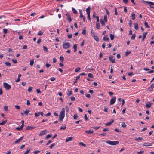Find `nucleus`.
Returning <instances> with one entry per match:
<instances>
[{
	"instance_id": "f257e3e1",
	"label": "nucleus",
	"mask_w": 154,
	"mask_h": 154,
	"mask_svg": "<svg viewBox=\"0 0 154 154\" xmlns=\"http://www.w3.org/2000/svg\"><path fill=\"white\" fill-rule=\"evenodd\" d=\"M65 109L63 108L62 109L59 115V119L60 120H62L64 119L65 117Z\"/></svg>"
},
{
	"instance_id": "f03ea898",
	"label": "nucleus",
	"mask_w": 154,
	"mask_h": 154,
	"mask_svg": "<svg viewBox=\"0 0 154 154\" xmlns=\"http://www.w3.org/2000/svg\"><path fill=\"white\" fill-rule=\"evenodd\" d=\"M106 143L109 144L111 145H115L119 144V142L118 141H111L110 140H107L106 141Z\"/></svg>"
},
{
	"instance_id": "7ed1b4c3",
	"label": "nucleus",
	"mask_w": 154,
	"mask_h": 154,
	"mask_svg": "<svg viewBox=\"0 0 154 154\" xmlns=\"http://www.w3.org/2000/svg\"><path fill=\"white\" fill-rule=\"evenodd\" d=\"M63 46L64 49H67L70 47L71 45L69 42H65L63 43Z\"/></svg>"
},
{
	"instance_id": "20e7f679",
	"label": "nucleus",
	"mask_w": 154,
	"mask_h": 154,
	"mask_svg": "<svg viewBox=\"0 0 154 154\" xmlns=\"http://www.w3.org/2000/svg\"><path fill=\"white\" fill-rule=\"evenodd\" d=\"M142 2H145L147 3L149 5V6L151 8H154V7L151 6V5H154V3L151 2H149L148 1H145L144 0H142Z\"/></svg>"
},
{
	"instance_id": "39448f33",
	"label": "nucleus",
	"mask_w": 154,
	"mask_h": 154,
	"mask_svg": "<svg viewBox=\"0 0 154 154\" xmlns=\"http://www.w3.org/2000/svg\"><path fill=\"white\" fill-rule=\"evenodd\" d=\"M3 86L5 88L8 90L10 89L11 88V86L10 85L6 82H4L3 83Z\"/></svg>"
},
{
	"instance_id": "423d86ee",
	"label": "nucleus",
	"mask_w": 154,
	"mask_h": 154,
	"mask_svg": "<svg viewBox=\"0 0 154 154\" xmlns=\"http://www.w3.org/2000/svg\"><path fill=\"white\" fill-rule=\"evenodd\" d=\"M116 97H113L110 100V104L112 105L114 104L116 101Z\"/></svg>"
},
{
	"instance_id": "0eeeda50",
	"label": "nucleus",
	"mask_w": 154,
	"mask_h": 154,
	"mask_svg": "<svg viewBox=\"0 0 154 154\" xmlns=\"http://www.w3.org/2000/svg\"><path fill=\"white\" fill-rule=\"evenodd\" d=\"M47 133V130H44L40 132L39 134V135L40 136L43 135L44 134H46Z\"/></svg>"
},
{
	"instance_id": "6e6552de",
	"label": "nucleus",
	"mask_w": 154,
	"mask_h": 154,
	"mask_svg": "<svg viewBox=\"0 0 154 154\" xmlns=\"http://www.w3.org/2000/svg\"><path fill=\"white\" fill-rule=\"evenodd\" d=\"M113 58L114 57L112 56H111L109 57V61L111 62L112 63H115V60Z\"/></svg>"
},
{
	"instance_id": "1a4fd4ad",
	"label": "nucleus",
	"mask_w": 154,
	"mask_h": 154,
	"mask_svg": "<svg viewBox=\"0 0 154 154\" xmlns=\"http://www.w3.org/2000/svg\"><path fill=\"white\" fill-rule=\"evenodd\" d=\"M23 138V136H22L20 138L14 142L15 144L20 142Z\"/></svg>"
},
{
	"instance_id": "9d476101",
	"label": "nucleus",
	"mask_w": 154,
	"mask_h": 154,
	"mask_svg": "<svg viewBox=\"0 0 154 154\" xmlns=\"http://www.w3.org/2000/svg\"><path fill=\"white\" fill-rule=\"evenodd\" d=\"M154 88V84H152L148 88V90L149 91H152Z\"/></svg>"
},
{
	"instance_id": "9b49d317",
	"label": "nucleus",
	"mask_w": 154,
	"mask_h": 154,
	"mask_svg": "<svg viewBox=\"0 0 154 154\" xmlns=\"http://www.w3.org/2000/svg\"><path fill=\"white\" fill-rule=\"evenodd\" d=\"M66 15L67 16V18L68 21L69 22H71L72 21V19L71 18L70 15L69 14H66Z\"/></svg>"
},
{
	"instance_id": "f8f14e48",
	"label": "nucleus",
	"mask_w": 154,
	"mask_h": 154,
	"mask_svg": "<svg viewBox=\"0 0 154 154\" xmlns=\"http://www.w3.org/2000/svg\"><path fill=\"white\" fill-rule=\"evenodd\" d=\"M73 137H69L68 138H67L66 139L65 142H67L69 141H71L73 140Z\"/></svg>"
},
{
	"instance_id": "ddd939ff",
	"label": "nucleus",
	"mask_w": 154,
	"mask_h": 154,
	"mask_svg": "<svg viewBox=\"0 0 154 154\" xmlns=\"http://www.w3.org/2000/svg\"><path fill=\"white\" fill-rule=\"evenodd\" d=\"M91 9V8L90 6H89L86 9V11L87 12V15L90 14V10Z\"/></svg>"
},
{
	"instance_id": "4468645a",
	"label": "nucleus",
	"mask_w": 154,
	"mask_h": 154,
	"mask_svg": "<svg viewBox=\"0 0 154 154\" xmlns=\"http://www.w3.org/2000/svg\"><path fill=\"white\" fill-rule=\"evenodd\" d=\"M35 127H32L31 126H28L26 128V130H31L32 129L35 128Z\"/></svg>"
},
{
	"instance_id": "2eb2a0df",
	"label": "nucleus",
	"mask_w": 154,
	"mask_h": 154,
	"mask_svg": "<svg viewBox=\"0 0 154 154\" xmlns=\"http://www.w3.org/2000/svg\"><path fill=\"white\" fill-rule=\"evenodd\" d=\"M114 122V121L113 120H112L111 121H110L108 123H106L105 124L106 126H109L112 123H113Z\"/></svg>"
},
{
	"instance_id": "dca6fc26",
	"label": "nucleus",
	"mask_w": 154,
	"mask_h": 154,
	"mask_svg": "<svg viewBox=\"0 0 154 154\" xmlns=\"http://www.w3.org/2000/svg\"><path fill=\"white\" fill-rule=\"evenodd\" d=\"M77 44H75L73 47V48L74 49V52H75L77 51Z\"/></svg>"
},
{
	"instance_id": "f3484780",
	"label": "nucleus",
	"mask_w": 154,
	"mask_h": 154,
	"mask_svg": "<svg viewBox=\"0 0 154 154\" xmlns=\"http://www.w3.org/2000/svg\"><path fill=\"white\" fill-rule=\"evenodd\" d=\"M152 145V143H146L143 144V146H151Z\"/></svg>"
},
{
	"instance_id": "a211bd4d",
	"label": "nucleus",
	"mask_w": 154,
	"mask_h": 154,
	"mask_svg": "<svg viewBox=\"0 0 154 154\" xmlns=\"http://www.w3.org/2000/svg\"><path fill=\"white\" fill-rule=\"evenodd\" d=\"M85 132L87 134H91L94 131L93 130H86Z\"/></svg>"
},
{
	"instance_id": "6ab92c4d",
	"label": "nucleus",
	"mask_w": 154,
	"mask_h": 154,
	"mask_svg": "<svg viewBox=\"0 0 154 154\" xmlns=\"http://www.w3.org/2000/svg\"><path fill=\"white\" fill-rule=\"evenodd\" d=\"M23 126L24 124H22L20 127H17L16 128V129L20 131L22 129Z\"/></svg>"
},
{
	"instance_id": "aec40b11",
	"label": "nucleus",
	"mask_w": 154,
	"mask_h": 154,
	"mask_svg": "<svg viewBox=\"0 0 154 154\" xmlns=\"http://www.w3.org/2000/svg\"><path fill=\"white\" fill-rule=\"evenodd\" d=\"M80 17L81 18H82L83 21L84 22L85 21V17L82 14H80Z\"/></svg>"
},
{
	"instance_id": "412c9836",
	"label": "nucleus",
	"mask_w": 154,
	"mask_h": 154,
	"mask_svg": "<svg viewBox=\"0 0 154 154\" xmlns=\"http://www.w3.org/2000/svg\"><path fill=\"white\" fill-rule=\"evenodd\" d=\"M134 28L136 30H137L138 29V25L136 23H134Z\"/></svg>"
},
{
	"instance_id": "4be33fe9",
	"label": "nucleus",
	"mask_w": 154,
	"mask_h": 154,
	"mask_svg": "<svg viewBox=\"0 0 154 154\" xmlns=\"http://www.w3.org/2000/svg\"><path fill=\"white\" fill-rule=\"evenodd\" d=\"M131 17L132 19L134 20L135 19V14L134 13H132L131 14Z\"/></svg>"
},
{
	"instance_id": "5701e85b",
	"label": "nucleus",
	"mask_w": 154,
	"mask_h": 154,
	"mask_svg": "<svg viewBox=\"0 0 154 154\" xmlns=\"http://www.w3.org/2000/svg\"><path fill=\"white\" fill-rule=\"evenodd\" d=\"M7 122V120H5L4 121L2 120V122L0 123V125H3L5 124L6 122Z\"/></svg>"
},
{
	"instance_id": "b1692460",
	"label": "nucleus",
	"mask_w": 154,
	"mask_h": 154,
	"mask_svg": "<svg viewBox=\"0 0 154 154\" xmlns=\"http://www.w3.org/2000/svg\"><path fill=\"white\" fill-rule=\"evenodd\" d=\"M72 11L75 14H76L77 13V11L75 8H74L73 7H72Z\"/></svg>"
},
{
	"instance_id": "393cba45",
	"label": "nucleus",
	"mask_w": 154,
	"mask_h": 154,
	"mask_svg": "<svg viewBox=\"0 0 154 154\" xmlns=\"http://www.w3.org/2000/svg\"><path fill=\"white\" fill-rule=\"evenodd\" d=\"M151 105V103L149 102L148 103H147L146 104V108H150Z\"/></svg>"
},
{
	"instance_id": "a878e982",
	"label": "nucleus",
	"mask_w": 154,
	"mask_h": 154,
	"mask_svg": "<svg viewBox=\"0 0 154 154\" xmlns=\"http://www.w3.org/2000/svg\"><path fill=\"white\" fill-rule=\"evenodd\" d=\"M96 27L97 29H100V24L99 23H96Z\"/></svg>"
},
{
	"instance_id": "bb28decb",
	"label": "nucleus",
	"mask_w": 154,
	"mask_h": 154,
	"mask_svg": "<svg viewBox=\"0 0 154 154\" xmlns=\"http://www.w3.org/2000/svg\"><path fill=\"white\" fill-rule=\"evenodd\" d=\"M121 125L122 126L123 128H125L127 126L126 125L124 122H123L122 123Z\"/></svg>"
},
{
	"instance_id": "cd10ccee",
	"label": "nucleus",
	"mask_w": 154,
	"mask_h": 154,
	"mask_svg": "<svg viewBox=\"0 0 154 154\" xmlns=\"http://www.w3.org/2000/svg\"><path fill=\"white\" fill-rule=\"evenodd\" d=\"M33 89V88L32 87H29L28 89V92H30Z\"/></svg>"
},
{
	"instance_id": "c85d7f7f",
	"label": "nucleus",
	"mask_w": 154,
	"mask_h": 154,
	"mask_svg": "<svg viewBox=\"0 0 154 154\" xmlns=\"http://www.w3.org/2000/svg\"><path fill=\"white\" fill-rule=\"evenodd\" d=\"M103 39L104 41H108L109 40V38L107 36H106L103 37Z\"/></svg>"
},
{
	"instance_id": "c756f323",
	"label": "nucleus",
	"mask_w": 154,
	"mask_h": 154,
	"mask_svg": "<svg viewBox=\"0 0 154 154\" xmlns=\"http://www.w3.org/2000/svg\"><path fill=\"white\" fill-rule=\"evenodd\" d=\"M30 112V111L28 109H26V110L24 112V113L26 115H27L28 113Z\"/></svg>"
},
{
	"instance_id": "7c9ffc66",
	"label": "nucleus",
	"mask_w": 154,
	"mask_h": 154,
	"mask_svg": "<svg viewBox=\"0 0 154 154\" xmlns=\"http://www.w3.org/2000/svg\"><path fill=\"white\" fill-rule=\"evenodd\" d=\"M88 76L89 78H93V75L91 73H89L88 74Z\"/></svg>"
},
{
	"instance_id": "2f4dec72",
	"label": "nucleus",
	"mask_w": 154,
	"mask_h": 154,
	"mask_svg": "<svg viewBox=\"0 0 154 154\" xmlns=\"http://www.w3.org/2000/svg\"><path fill=\"white\" fill-rule=\"evenodd\" d=\"M104 22L105 21L103 19L100 20L102 26L105 25V22Z\"/></svg>"
},
{
	"instance_id": "473e14b6",
	"label": "nucleus",
	"mask_w": 154,
	"mask_h": 154,
	"mask_svg": "<svg viewBox=\"0 0 154 154\" xmlns=\"http://www.w3.org/2000/svg\"><path fill=\"white\" fill-rule=\"evenodd\" d=\"M79 145L82 146H83L84 147H85L86 146V145L85 144L83 143L82 142H80L79 143Z\"/></svg>"
},
{
	"instance_id": "72a5a7b5",
	"label": "nucleus",
	"mask_w": 154,
	"mask_h": 154,
	"mask_svg": "<svg viewBox=\"0 0 154 154\" xmlns=\"http://www.w3.org/2000/svg\"><path fill=\"white\" fill-rule=\"evenodd\" d=\"M52 136V135L51 134H48L45 137V138L46 139H48L50 138Z\"/></svg>"
},
{
	"instance_id": "f704fd0d",
	"label": "nucleus",
	"mask_w": 154,
	"mask_h": 154,
	"mask_svg": "<svg viewBox=\"0 0 154 154\" xmlns=\"http://www.w3.org/2000/svg\"><path fill=\"white\" fill-rule=\"evenodd\" d=\"M143 139V137H138V138H136L135 140L136 141H137V140H142Z\"/></svg>"
},
{
	"instance_id": "c9c22d12",
	"label": "nucleus",
	"mask_w": 154,
	"mask_h": 154,
	"mask_svg": "<svg viewBox=\"0 0 154 154\" xmlns=\"http://www.w3.org/2000/svg\"><path fill=\"white\" fill-rule=\"evenodd\" d=\"M72 94V92L71 91H68L67 95L68 96H70Z\"/></svg>"
},
{
	"instance_id": "e433bc0d",
	"label": "nucleus",
	"mask_w": 154,
	"mask_h": 154,
	"mask_svg": "<svg viewBox=\"0 0 154 154\" xmlns=\"http://www.w3.org/2000/svg\"><path fill=\"white\" fill-rule=\"evenodd\" d=\"M34 63V60H32L30 61V65L31 66H32Z\"/></svg>"
},
{
	"instance_id": "4c0bfd02",
	"label": "nucleus",
	"mask_w": 154,
	"mask_h": 154,
	"mask_svg": "<svg viewBox=\"0 0 154 154\" xmlns=\"http://www.w3.org/2000/svg\"><path fill=\"white\" fill-rule=\"evenodd\" d=\"M43 50L45 52H47L48 51L47 48L45 46H43Z\"/></svg>"
},
{
	"instance_id": "58836bf2",
	"label": "nucleus",
	"mask_w": 154,
	"mask_h": 154,
	"mask_svg": "<svg viewBox=\"0 0 154 154\" xmlns=\"http://www.w3.org/2000/svg\"><path fill=\"white\" fill-rule=\"evenodd\" d=\"M110 39L112 40L114 39V35H112V34H110Z\"/></svg>"
},
{
	"instance_id": "ea45409f",
	"label": "nucleus",
	"mask_w": 154,
	"mask_h": 154,
	"mask_svg": "<svg viewBox=\"0 0 154 154\" xmlns=\"http://www.w3.org/2000/svg\"><path fill=\"white\" fill-rule=\"evenodd\" d=\"M104 21L106 23L107 22V17L106 15H105L104 17Z\"/></svg>"
},
{
	"instance_id": "a19ab883",
	"label": "nucleus",
	"mask_w": 154,
	"mask_h": 154,
	"mask_svg": "<svg viewBox=\"0 0 154 154\" xmlns=\"http://www.w3.org/2000/svg\"><path fill=\"white\" fill-rule=\"evenodd\" d=\"M30 150L29 149H28L26 152L24 153V154H27L28 153H29L30 152Z\"/></svg>"
},
{
	"instance_id": "79ce46f5",
	"label": "nucleus",
	"mask_w": 154,
	"mask_h": 154,
	"mask_svg": "<svg viewBox=\"0 0 154 154\" xmlns=\"http://www.w3.org/2000/svg\"><path fill=\"white\" fill-rule=\"evenodd\" d=\"M60 60L61 62H63L64 60V57L63 56H60Z\"/></svg>"
},
{
	"instance_id": "37998d69",
	"label": "nucleus",
	"mask_w": 154,
	"mask_h": 154,
	"mask_svg": "<svg viewBox=\"0 0 154 154\" xmlns=\"http://www.w3.org/2000/svg\"><path fill=\"white\" fill-rule=\"evenodd\" d=\"M66 128V127L65 125H64L63 126L61 127L60 128V129L64 130Z\"/></svg>"
},
{
	"instance_id": "c03bdc74",
	"label": "nucleus",
	"mask_w": 154,
	"mask_h": 154,
	"mask_svg": "<svg viewBox=\"0 0 154 154\" xmlns=\"http://www.w3.org/2000/svg\"><path fill=\"white\" fill-rule=\"evenodd\" d=\"M70 99L72 101H74L75 100V98L73 96H72L70 97Z\"/></svg>"
},
{
	"instance_id": "a18cd8bd",
	"label": "nucleus",
	"mask_w": 154,
	"mask_h": 154,
	"mask_svg": "<svg viewBox=\"0 0 154 154\" xmlns=\"http://www.w3.org/2000/svg\"><path fill=\"white\" fill-rule=\"evenodd\" d=\"M94 38L95 39V40L96 41H98L99 40L98 37L96 36H94Z\"/></svg>"
},
{
	"instance_id": "49530a36",
	"label": "nucleus",
	"mask_w": 154,
	"mask_h": 154,
	"mask_svg": "<svg viewBox=\"0 0 154 154\" xmlns=\"http://www.w3.org/2000/svg\"><path fill=\"white\" fill-rule=\"evenodd\" d=\"M43 34V32L41 31H39V32L38 33V34L39 35H42Z\"/></svg>"
},
{
	"instance_id": "de8ad7c7",
	"label": "nucleus",
	"mask_w": 154,
	"mask_h": 154,
	"mask_svg": "<svg viewBox=\"0 0 154 154\" xmlns=\"http://www.w3.org/2000/svg\"><path fill=\"white\" fill-rule=\"evenodd\" d=\"M3 32L5 34L7 33L8 30L7 29L4 28L3 29Z\"/></svg>"
},
{
	"instance_id": "09e8293b",
	"label": "nucleus",
	"mask_w": 154,
	"mask_h": 154,
	"mask_svg": "<svg viewBox=\"0 0 154 154\" xmlns=\"http://www.w3.org/2000/svg\"><path fill=\"white\" fill-rule=\"evenodd\" d=\"M5 63L7 66H10L11 65V63L9 62H6Z\"/></svg>"
},
{
	"instance_id": "8fccbe9b",
	"label": "nucleus",
	"mask_w": 154,
	"mask_h": 154,
	"mask_svg": "<svg viewBox=\"0 0 154 154\" xmlns=\"http://www.w3.org/2000/svg\"><path fill=\"white\" fill-rule=\"evenodd\" d=\"M80 70V68L79 67H77L75 70L76 72H77Z\"/></svg>"
},
{
	"instance_id": "3c124183",
	"label": "nucleus",
	"mask_w": 154,
	"mask_h": 154,
	"mask_svg": "<svg viewBox=\"0 0 154 154\" xmlns=\"http://www.w3.org/2000/svg\"><path fill=\"white\" fill-rule=\"evenodd\" d=\"M78 117V116L76 114H75L73 116V118L74 119H76Z\"/></svg>"
},
{
	"instance_id": "603ef678",
	"label": "nucleus",
	"mask_w": 154,
	"mask_h": 154,
	"mask_svg": "<svg viewBox=\"0 0 154 154\" xmlns=\"http://www.w3.org/2000/svg\"><path fill=\"white\" fill-rule=\"evenodd\" d=\"M40 152V151L39 150H35L34 152V154H37L38 153Z\"/></svg>"
},
{
	"instance_id": "864d4df0",
	"label": "nucleus",
	"mask_w": 154,
	"mask_h": 154,
	"mask_svg": "<svg viewBox=\"0 0 154 154\" xmlns=\"http://www.w3.org/2000/svg\"><path fill=\"white\" fill-rule=\"evenodd\" d=\"M144 24L145 26H146V27L147 28H149V26L148 25L147 23L146 22H145L144 23Z\"/></svg>"
},
{
	"instance_id": "5fc2aeb1",
	"label": "nucleus",
	"mask_w": 154,
	"mask_h": 154,
	"mask_svg": "<svg viewBox=\"0 0 154 154\" xmlns=\"http://www.w3.org/2000/svg\"><path fill=\"white\" fill-rule=\"evenodd\" d=\"M144 152V151H139V152H137V154H143V153Z\"/></svg>"
},
{
	"instance_id": "6e6d98bb",
	"label": "nucleus",
	"mask_w": 154,
	"mask_h": 154,
	"mask_svg": "<svg viewBox=\"0 0 154 154\" xmlns=\"http://www.w3.org/2000/svg\"><path fill=\"white\" fill-rule=\"evenodd\" d=\"M72 34H70L68 35V37L69 38H71L72 37Z\"/></svg>"
},
{
	"instance_id": "4d7b16f0",
	"label": "nucleus",
	"mask_w": 154,
	"mask_h": 154,
	"mask_svg": "<svg viewBox=\"0 0 154 154\" xmlns=\"http://www.w3.org/2000/svg\"><path fill=\"white\" fill-rule=\"evenodd\" d=\"M4 109L5 111H7L8 110V107L6 106H5Z\"/></svg>"
},
{
	"instance_id": "13d9d810",
	"label": "nucleus",
	"mask_w": 154,
	"mask_h": 154,
	"mask_svg": "<svg viewBox=\"0 0 154 154\" xmlns=\"http://www.w3.org/2000/svg\"><path fill=\"white\" fill-rule=\"evenodd\" d=\"M135 34H133L131 37V39H134L135 38Z\"/></svg>"
},
{
	"instance_id": "bf43d9fd",
	"label": "nucleus",
	"mask_w": 154,
	"mask_h": 154,
	"mask_svg": "<svg viewBox=\"0 0 154 154\" xmlns=\"http://www.w3.org/2000/svg\"><path fill=\"white\" fill-rule=\"evenodd\" d=\"M15 107L17 109H20V107L18 105H15Z\"/></svg>"
},
{
	"instance_id": "052dcab7",
	"label": "nucleus",
	"mask_w": 154,
	"mask_h": 154,
	"mask_svg": "<svg viewBox=\"0 0 154 154\" xmlns=\"http://www.w3.org/2000/svg\"><path fill=\"white\" fill-rule=\"evenodd\" d=\"M55 145V143H53L49 147L50 149L52 148L53 147H54Z\"/></svg>"
},
{
	"instance_id": "680f3d73",
	"label": "nucleus",
	"mask_w": 154,
	"mask_h": 154,
	"mask_svg": "<svg viewBox=\"0 0 154 154\" xmlns=\"http://www.w3.org/2000/svg\"><path fill=\"white\" fill-rule=\"evenodd\" d=\"M82 33L83 34L85 35V34H86V30H85V29L83 30H82Z\"/></svg>"
},
{
	"instance_id": "e2e57ef3",
	"label": "nucleus",
	"mask_w": 154,
	"mask_h": 154,
	"mask_svg": "<svg viewBox=\"0 0 154 154\" xmlns=\"http://www.w3.org/2000/svg\"><path fill=\"white\" fill-rule=\"evenodd\" d=\"M96 18L97 19V23H99V17L98 16H96Z\"/></svg>"
},
{
	"instance_id": "0e129e2a",
	"label": "nucleus",
	"mask_w": 154,
	"mask_h": 154,
	"mask_svg": "<svg viewBox=\"0 0 154 154\" xmlns=\"http://www.w3.org/2000/svg\"><path fill=\"white\" fill-rule=\"evenodd\" d=\"M30 101L29 100H27L26 104L27 105H30Z\"/></svg>"
},
{
	"instance_id": "69168bd1",
	"label": "nucleus",
	"mask_w": 154,
	"mask_h": 154,
	"mask_svg": "<svg viewBox=\"0 0 154 154\" xmlns=\"http://www.w3.org/2000/svg\"><path fill=\"white\" fill-rule=\"evenodd\" d=\"M55 80V78L54 77H52L50 78V80L52 81H54Z\"/></svg>"
},
{
	"instance_id": "338daca9",
	"label": "nucleus",
	"mask_w": 154,
	"mask_h": 154,
	"mask_svg": "<svg viewBox=\"0 0 154 154\" xmlns=\"http://www.w3.org/2000/svg\"><path fill=\"white\" fill-rule=\"evenodd\" d=\"M124 11L125 13L127 12V7H124Z\"/></svg>"
},
{
	"instance_id": "774afa93",
	"label": "nucleus",
	"mask_w": 154,
	"mask_h": 154,
	"mask_svg": "<svg viewBox=\"0 0 154 154\" xmlns=\"http://www.w3.org/2000/svg\"><path fill=\"white\" fill-rule=\"evenodd\" d=\"M131 53V52L130 51H128L127 52H126L125 53V55L126 56H127L128 54H129Z\"/></svg>"
}]
</instances>
